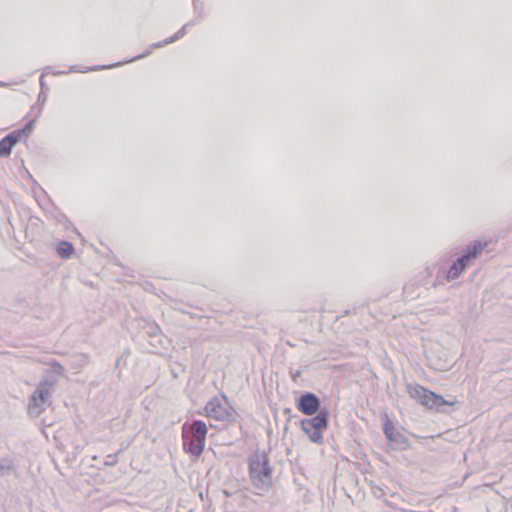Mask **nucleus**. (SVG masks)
Masks as SVG:
<instances>
[{
    "label": "nucleus",
    "mask_w": 512,
    "mask_h": 512,
    "mask_svg": "<svg viewBox=\"0 0 512 512\" xmlns=\"http://www.w3.org/2000/svg\"><path fill=\"white\" fill-rule=\"evenodd\" d=\"M301 426H312L313 428L322 432V430L326 429L328 426V412L321 411L318 415H316L313 418L302 420Z\"/></svg>",
    "instance_id": "obj_9"
},
{
    "label": "nucleus",
    "mask_w": 512,
    "mask_h": 512,
    "mask_svg": "<svg viewBox=\"0 0 512 512\" xmlns=\"http://www.w3.org/2000/svg\"><path fill=\"white\" fill-rule=\"evenodd\" d=\"M51 395V391L47 383H41L38 389L31 397L29 410L31 413H39L42 410V404H45Z\"/></svg>",
    "instance_id": "obj_8"
},
{
    "label": "nucleus",
    "mask_w": 512,
    "mask_h": 512,
    "mask_svg": "<svg viewBox=\"0 0 512 512\" xmlns=\"http://www.w3.org/2000/svg\"><path fill=\"white\" fill-rule=\"evenodd\" d=\"M204 415L207 418L222 422L231 420L233 416L231 410L217 396L211 398L206 403L204 407Z\"/></svg>",
    "instance_id": "obj_6"
},
{
    "label": "nucleus",
    "mask_w": 512,
    "mask_h": 512,
    "mask_svg": "<svg viewBox=\"0 0 512 512\" xmlns=\"http://www.w3.org/2000/svg\"><path fill=\"white\" fill-rule=\"evenodd\" d=\"M305 434L308 436L309 440L313 443L321 444L323 441L322 432L310 427L301 426Z\"/></svg>",
    "instance_id": "obj_10"
},
{
    "label": "nucleus",
    "mask_w": 512,
    "mask_h": 512,
    "mask_svg": "<svg viewBox=\"0 0 512 512\" xmlns=\"http://www.w3.org/2000/svg\"><path fill=\"white\" fill-rule=\"evenodd\" d=\"M273 469L265 451H255L248 458V474L253 487L259 495L272 487Z\"/></svg>",
    "instance_id": "obj_1"
},
{
    "label": "nucleus",
    "mask_w": 512,
    "mask_h": 512,
    "mask_svg": "<svg viewBox=\"0 0 512 512\" xmlns=\"http://www.w3.org/2000/svg\"><path fill=\"white\" fill-rule=\"evenodd\" d=\"M484 249V245L475 242L468 246L467 253L459 258L447 272V279H456L467 267L472 259H475Z\"/></svg>",
    "instance_id": "obj_5"
},
{
    "label": "nucleus",
    "mask_w": 512,
    "mask_h": 512,
    "mask_svg": "<svg viewBox=\"0 0 512 512\" xmlns=\"http://www.w3.org/2000/svg\"><path fill=\"white\" fill-rule=\"evenodd\" d=\"M297 409L302 414L310 416L315 414L320 406L318 397L312 393H305L297 401Z\"/></svg>",
    "instance_id": "obj_7"
},
{
    "label": "nucleus",
    "mask_w": 512,
    "mask_h": 512,
    "mask_svg": "<svg viewBox=\"0 0 512 512\" xmlns=\"http://www.w3.org/2000/svg\"><path fill=\"white\" fill-rule=\"evenodd\" d=\"M32 123H27L23 128L15 130L0 140V157L10 155L12 148L20 142H26L32 133Z\"/></svg>",
    "instance_id": "obj_4"
},
{
    "label": "nucleus",
    "mask_w": 512,
    "mask_h": 512,
    "mask_svg": "<svg viewBox=\"0 0 512 512\" xmlns=\"http://www.w3.org/2000/svg\"><path fill=\"white\" fill-rule=\"evenodd\" d=\"M191 437L184 441L185 450L193 456H200L205 448L207 426L201 421H194L190 427Z\"/></svg>",
    "instance_id": "obj_3"
},
{
    "label": "nucleus",
    "mask_w": 512,
    "mask_h": 512,
    "mask_svg": "<svg viewBox=\"0 0 512 512\" xmlns=\"http://www.w3.org/2000/svg\"><path fill=\"white\" fill-rule=\"evenodd\" d=\"M407 392L411 398L428 409H437L444 405L453 406L456 404V400L447 401L442 396L418 384L408 386Z\"/></svg>",
    "instance_id": "obj_2"
},
{
    "label": "nucleus",
    "mask_w": 512,
    "mask_h": 512,
    "mask_svg": "<svg viewBox=\"0 0 512 512\" xmlns=\"http://www.w3.org/2000/svg\"><path fill=\"white\" fill-rule=\"evenodd\" d=\"M393 430H394V427H393L392 423L390 421H387L384 424L383 432L388 440L394 439Z\"/></svg>",
    "instance_id": "obj_12"
},
{
    "label": "nucleus",
    "mask_w": 512,
    "mask_h": 512,
    "mask_svg": "<svg viewBox=\"0 0 512 512\" xmlns=\"http://www.w3.org/2000/svg\"><path fill=\"white\" fill-rule=\"evenodd\" d=\"M57 253L62 258H70L74 253V247L70 242L62 241L57 245Z\"/></svg>",
    "instance_id": "obj_11"
},
{
    "label": "nucleus",
    "mask_w": 512,
    "mask_h": 512,
    "mask_svg": "<svg viewBox=\"0 0 512 512\" xmlns=\"http://www.w3.org/2000/svg\"><path fill=\"white\" fill-rule=\"evenodd\" d=\"M147 54H148V53H146V55H147ZM143 56H145V54H143V55H142V57H143ZM140 58H141V56H137L135 59H140Z\"/></svg>",
    "instance_id": "obj_13"
}]
</instances>
